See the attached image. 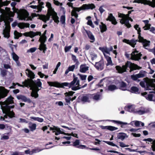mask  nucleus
Returning <instances> with one entry per match:
<instances>
[{"label": "nucleus", "mask_w": 155, "mask_h": 155, "mask_svg": "<svg viewBox=\"0 0 155 155\" xmlns=\"http://www.w3.org/2000/svg\"><path fill=\"white\" fill-rule=\"evenodd\" d=\"M73 80L70 83L64 82L60 84L57 82L48 81V83L50 86L57 87H63L64 86H68L69 88H71L72 90L74 91L80 89L81 87H80V81L78 78L76 77L74 74L73 75Z\"/></svg>", "instance_id": "1"}, {"label": "nucleus", "mask_w": 155, "mask_h": 155, "mask_svg": "<svg viewBox=\"0 0 155 155\" xmlns=\"http://www.w3.org/2000/svg\"><path fill=\"white\" fill-rule=\"evenodd\" d=\"M8 93L7 90L2 91L0 89V100L6 97ZM14 98L11 96H9L6 100L4 102H0V104L1 105V109H4V110H8L9 108H14L15 106L9 105L10 104H14L13 99Z\"/></svg>", "instance_id": "2"}, {"label": "nucleus", "mask_w": 155, "mask_h": 155, "mask_svg": "<svg viewBox=\"0 0 155 155\" xmlns=\"http://www.w3.org/2000/svg\"><path fill=\"white\" fill-rule=\"evenodd\" d=\"M46 6L48 8V12L47 15H39V19L42 20L45 22L49 19L51 16H52L53 20L55 22L58 23L59 22V18L57 13L54 12L51 7V4L49 2H47Z\"/></svg>", "instance_id": "3"}, {"label": "nucleus", "mask_w": 155, "mask_h": 155, "mask_svg": "<svg viewBox=\"0 0 155 155\" xmlns=\"http://www.w3.org/2000/svg\"><path fill=\"white\" fill-rule=\"evenodd\" d=\"M127 68H130V72L134 70L139 69L141 68V67L138 66L137 65L132 63L129 61H127L125 64L123 65L122 67L118 65L115 67V68L117 71V72L121 74L126 72Z\"/></svg>", "instance_id": "4"}, {"label": "nucleus", "mask_w": 155, "mask_h": 155, "mask_svg": "<svg viewBox=\"0 0 155 155\" xmlns=\"http://www.w3.org/2000/svg\"><path fill=\"white\" fill-rule=\"evenodd\" d=\"M143 81H141L140 84L143 87H145L146 90H152L150 93H155V84L153 82H155V79H144Z\"/></svg>", "instance_id": "5"}, {"label": "nucleus", "mask_w": 155, "mask_h": 155, "mask_svg": "<svg viewBox=\"0 0 155 155\" xmlns=\"http://www.w3.org/2000/svg\"><path fill=\"white\" fill-rule=\"evenodd\" d=\"M133 10L129 11L128 12L127 14L125 15L122 13L118 14V17L121 18L120 19V22L122 24H124L128 28H130L131 25L129 23V21H133V19L129 17V14L131 13V12Z\"/></svg>", "instance_id": "6"}, {"label": "nucleus", "mask_w": 155, "mask_h": 155, "mask_svg": "<svg viewBox=\"0 0 155 155\" xmlns=\"http://www.w3.org/2000/svg\"><path fill=\"white\" fill-rule=\"evenodd\" d=\"M15 13L17 14L19 19L28 20H29V13L28 11L24 9H15Z\"/></svg>", "instance_id": "7"}, {"label": "nucleus", "mask_w": 155, "mask_h": 155, "mask_svg": "<svg viewBox=\"0 0 155 155\" xmlns=\"http://www.w3.org/2000/svg\"><path fill=\"white\" fill-rule=\"evenodd\" d=\"M47 31H45L44 33L39 38V42L40 44L39 45V50L43 51V52L45 54L47 49L46 45L45 44L47 39V37L45 36Z\"/></svg>", "instance_id": "8"}, {"label": "nucleus", "mask_w": 155, "mask_h": 155, "mask_svg": "<svg viewBox=\"0 0 155 155\" xmlns=\"http://www.w3.org/2000/svg\"><path fill=\"white\" fill-rule=\"evenodd\" d=\"M25 71L26 74L30 79H28L27 80H25V81L22 82V83L23 84L22 85H24L23 87H28L30 84L31 80L32 81H33L32 79L35 78V76L34 73L29 69H27Z\"/></svg>", "instance_id": "9"}, {"label": "nucleus", "mask_w": 155, "mask_h": 155, "mask_svg": "<svg viewBox=\"0 0 155 155\" xmlns=\"http://www.w3.org/2000/svg\"><path fill=\"white\" fill-rule=\"evenodd\" d=\"M134 2L148 5L153 8L155 7V0H152V1L147 0H134Z\"/></svg>", "instance_id": "10"}, {"label": "nucleus", "mask_w": 155, "mask_h": 155, "mask_svg": "<svg viewBox=\"0 0 155 155\" xmlns=\"http://www.w3.org/2000/svg\"><path fill=\"white\" fill-rule=\"evenodd\" d=\"M142 54L140 53H138L136 50L132 52L130 55V59L133 60L138 61L140 59Z\"/></svg>", "instance_id": "11"}, {"label": "nucleus", "mask_w": 155, "mask_h": 155, "mask_svg": "<svg viewBox=\"0 0 155 155\" xmlns=\"http://www.w3.org/2000/svg\"><path fill=\"white\" fill-rule=\"evenodd\" d=\"M37 81L36 87H35L33 88L31 94V96L32 97H34L35 98H37L38 96V91H39V79H38Z\"/></svg>", "instance_id": "12"}, {"label": "nucleus", "mask_w": 155, "mask_h": 155, "mask_svg": "<svg viewBox=\"0 0 155 155\" xmlns=\"http://www.w3.org/2000/svg\"><path fill=\"white\" fill-rule=\"evenodd\" d=\"M75 92L72 91H70L68 92H66L64 93L65 96V100L66 102L67 103V105L68 104H70V101L71 100V98L70 96H71L73 95Z\"/></svg>", "instance_id": "13"}, {"label": "nucleus", "mask_w": 155, "mask_h": 155, "mask_svg": "<svg viewBox=\"0 0 155 155\" xmlns=\"http://www.w3.org/2000/svg\"><path fill=\"white\" fill-rule=\"evenodd\" d=\"M12 108H9V109L7 110H4V109H2L3 113L8 114V117L10 118H12L15 117V114L13 110H11Z\"/></svg>", "instance_id": "14"}, {"label": "nucleus", "mask_w": 155, "mask_h": 155, "mask_svg": "<svg viewBox=\"0 0 155 155\" xmlns=\"http://www.w3.org/2000/svg\"><path fill=\"white\" fill-rule=\"evenodd\" d=\"M16 97L18 100H21L22 101L24 102H26L28 103L32 102V101L29 98H28L25 96L21 94L17 95Z\"/></svg>", "instance_id": "15"}, {"label": "nucleus", "mask_w": 155, "mask_h": 155, "mask_svg": "<svg viewBox=\"0 0 155 155\" xmlns=\"http://www.w3.org/2000/svg\"><path fill=\"white\" fill-rule=\"evenodd\" d=\"M124 42L130 45L132 47L134 48L135 45L136 44V43L138 41V40H134V39L129 40L125 39H124L123 40Z\"/></svg>", "instance_id": "16"}, {"label": "nucleus", "mask_w": 155, "mask_h": 155, "mask_svg": "<svg viewBox=\"0 0 155 155\" xmlns=\"http://www.w3.org/2000/svg\"><path fill=\"white\" fill-rule=\"evenodd\" d=\"M73 9L71 12V15L72 16H74L75 18L77 19L78 17V15L76 12H79L83 9L82 7L80 8L74 7Z\"/></svg>", "instance_id": "17"}, {"label": "nucleus", "mask_w": 155, "mask_h": 155, "mask_svg": "<svg viewBox=\"0 0 155 155\" xmlns=\"http://www.w3.org/2000/svg\"><path fill=\"white\" fill-rule=\"evenodd\" d=\"M95 66L97 70L101 71L104 68V62L102 61H100L98 62H96Z\"/></svg>", "instance_id": "18"}, {"label": "nucleus", "mask_w": 155, "mask_h": 155, "mask_svg": "<svg viewBox=\"0 0 155 155\" xmlns=\"http://www.w3.org/2000/svg\"><path fill=\"white\" fill-rule=\"evenodd\" d=\"M50 130H55L56 132L55 133L56 135H58L60 134H64L65 133L61 130L60 128L58 127L54 126L53 127H50Z\"/></svg>", "instance_id": "19"}, {"label": "nucleus", "mask_w": 155, "mask_h": 155, "mask_svg": "<svg viewBox=\"0 0 155 155\" xmlns=\"http://www.w3.org/2000/svg\"><path fill=\"white\" fill-rule=\"evenodd\" d=\"M91 95H87L85 96H80L78 98L83 102H89L90 101V98L91 97Z\"/></svg>", "instance_id": "20"}, {"label": "nucleus", "mask_w": 155, "mask_h": 155, "mask_svg": "<svg viewBox=\"0 0 155 155\" xmlns=\"http://www.w3.org/2000/svg\"><path fill=\"white\" fill-rule=\"evenodd\" d=\"M128 137V136L127 134L124 133H119L117 136V138L118 139H120L122 141L124 140L125 138H127Z\"/></svg>", "instance_id": "21"}, {"label": "nucleus", "mask_w": 155, "mask_h": 155, "mask_svg": "<svg viewBox=\"0 0 155 155\" xmlns=\"http://www.w3.org/2000/svg\"><path fill=\"white\" fill-rule=\"evenodd\" d=\"M100 127L102 129H107L110 131H114L118 129L117 127L111 126H100Z\"/></svg>", "instance_id": "22"}, {"label": "nucleus", "mask_w": 155, "mask_h": 155, "mask_svg": "<svg viewBox=\"0 0 155 155\" xmlns=\"http://www.w3.org/2000/svg\"><path fill=\"white\" fill-rule=\"evenodd\" d=\"M80 143V140H76L73 143V145L76 147L79 148L84 149L86 147V146L84 145H79Z\"/></svg>", "instance_id": "23"}, {"label": "nucleus", "mask_w": 155, "mask_h": 155, "mask_svg": "<svg viewBox=\"0 0 155 155\" xmlns=\"http://www.w3.org/2000/svg\"><path fill=\"white\" fill-rule=\"evenodd\" d=\"M147 93L146 92L141 93V95L143 96H145L147 100L150 101H155L153 99V95L152 94H150L147 95Z\"/></svg>", "instance_id": "24"}, {"label": "nucleus", "mask_w": 155, "mask_h": 155, "mask_svg": "<svg viewBox=\"0 0 155 155\" xmlns=\"http://www.w3.org/2000/svg\"><path fill=\"white\" fill-rule=\"evenodd\" d=\"M89 69V67L86 64H81L80 67L79 71L82 73H85Z\"/></svg>", "instance_id": "25"}, {"label": "nucleus", "mask_w": 155, "mask_h": 155, "mask_svg": "<svg viewBox=\"0 0 155 155\" xmlns=\"http://www.w3.org/2000/svg\"><path fill=\"white\" fill-rule=\"evenodd\" d=\"M95 8L94 5L93 4H84L82 6L83 9H93Z\"/></svg>", "instance_id": "26"}, {"label": "nucleus", "mask_w": 155, "mask_h": 155, "mask_svg": "<svg viewBox=\"0 0 155 155\" xmlns=\"http://www.w3.org/2000/svg\"><path fill=\"white\" fill-rule=\"evenodd\" d=\"M107 20H109L111 21L112 24L114 25H116L117 23L115 18L111 13L109 14L108 17L107 19Z\"/></svg>", "instance_id": "27"}, {"label": "nucleus", "mask_w": 155, "mask_h": 155, "mask_svg": "<svg viewBox=\"0 0 155 155\" xmlns=\"http://www.w3.org/2000/svg\"><path fill=\"white\" fill-rule=\"evenodd\" d=\"M89 38L91 40V42H94L95 41V38L92 33L90 31L85 30Z\"/></svg>", "instance_id": "28"}, {"label": "nucleus", "mask_w": 155, "mask_h": 155, "mask_svg": "<svg viewBox=\"0 0 155 155\" xmlns=\"http://www.w3.org/2000/svg\"><path fill=\"white\" fill-rule=\"evenodd\" d=\"M141 39V40H140V39H139L138 41L140 42H142L143 47H144L145 48H147L146 47H148L150 45V41L146 40L143 38V39Z\"/></svg>", "instance_id": "29"}, {"label": "nucleus", "mask_w": 155, "mask_h": 155, "mask_svg": "<svg viewBox=\"0 0 155 155\" xmlns=\"http://www.w3.org/2000/svg\"><path fill=\"white\" fill-rule=\"evenodd\" d=\"M127 111L130 112L136 113L137 109H135V107L134 105H130L128 106Z\"/></svg>", "instance_id": "30"}, {"label": "nucleus", "mask_w": 155, "mask_h": 155, "mask_svg": "<svg viewBox=\"0 0 155 155\" xmlns=\"http://www.w3.org/2000/svg\"><path fill=\"white\" fill-rule=\"evenodd\" d=\"M140 124H141V126H143L144 125V123L141 121L137 120L132 121L129 124H130L132 126H134V124L136 127H139L140 126Z\"/></svg>", "instance_id": "31"}, {"label": "nucleus", "mask_w": 155, "mask_h": 155, "mask_svg": "<svg viewBox=\"0 0 155 155\" xmlns=\"http://www.w3.org/2000/svg\"><path fill=\"white\" fill-rule=\"evenodd\" d=\"M10 29L5 28L3 31V32L4 37L5 38H8L10 37Z\"/></svg>", "instance_id": "32"}, {"label": "nucleus", "mask_w": 155, "mask_h": 155, "mask_svg": "<svg viewBox=\"0 0 155 155\" xmlns=\"http://www.w3.org/2000/svg\"><path fill=\"white\" fill-rule=\"evenodd\" d=\"M134 28L136 30H137L138 32V39H140V40L141 39H143V38L141 37L140 35V28L139 27V25H136L134 26Z\"/></svg>", "instance_id": "33"}, {"label": "nucleus", "mask_w": 155, "mask_h": 155, "mask_svg": "<svg viewBox=\"0 0 155 155\" xmlns=\"http://www.w3.org/2000/svg\"><path fill=\"white\" fill-rule=\"evenodd\" d=\"M105 57L107 61V63L106 64L107 66H113L114 65V64L113 63L111 57L108 56H105Z\"/></svg>", "instance_id": "34"}, {"label": "nucleus", "mask_w": 155, "mask_h": 155, "mask_svg": "<svg viewBox=\"0 0 155 155\" xmlns=\"http://www.w3.org/2000/svg\"><path fill=\"white\" fill-rule=\"evenodd\" d=\"M99 49L103 52L104 57H105V56H107L106 54H109V52L106 47H100Z\"/></svg>", "instance_id": "35"}, {"label": "nucleus", "mask_w": 155, "mask_h": 155, "mask_svg": "<svg viewBox=\"0 0 155 155\" xmlns=\"http://www.w3.org/2000/svg\"><path fill=\"white\" fill-rule=\"evenodd\" d=\"M146 112L145 109L143 108H141L136 111V113L137 114L140 115H142L145 113Z\"/></svg>", "instance_id": "36"}, {"label": "nucleus", "mask_w": 155, "mask_h": 155, "mask_svg": "<svg viewBox=\"0 0 155 155\" xmlns=\"http://www.w3.org/2000/svg\"><path fill=\"white\" fill-rule=\"evenodd\" d=\"M74 65L69 66L65 71V74H67L70 71H73L75 68Z\"/></svg>", "instance_id": "37"}, {"label": "nucleus", "mask_w": 155, "mask_h": 155, "mask_svg": "<svg viewBox=\"0 0 155 155\" xmlns=\"http://www.w3.org/2000/svg\"><path fill=\"white\" fill-rule=\"evenodd\" d=\"M8 71L5 69L0 68V75L3 77H5L7 74Z\"/></svg>", "instance_id": "38"}, {"label": "nucleus", "mask_w": 155, "mask_h": 155, "mask_svg": "<svg viewBox=\"0 0 155 155\" xmlns=\"http://www.w3.org/2000/svg\"><path fill=\"white\" fill-rule=\"evenodd\" d=\"M101 25H100V27L101 29V32H103L106 31L107 29L106 26L102 22L101 23Z\"/></svg>", "instance_id": "39"}, {"label": "nucleus", "mask_w": 155, "mask_h": 155, "mask_svg": "<svg viewBox=\"0 0 155 155\" xmlns=\"http://www.w3.org/2000/svg\"><path fill=\"white\" fill-rule=\"evenodd\" d=\"M120 88L123 91H126L127 90V87L126 83L124 82H122L120 84Z\"/></svg>", "instance_id": "40"}, {"label": "nucleus", "mask_w": 155, "mask_h": 155, "mask_svg": "<svg viewBox=\"0 0 155 155\" xmlns=\"http://www.w3.org/2000/svg\"><path fill=\"white\" fill-rule=\"evenodd\" d=\"M131 91L132 93L137 94L138 93L139 89L136 87H131Z\"/></svg>", "instance_id": "41"}, {"label": "nucleus", "mask_w": 155, "mask_h": 155, "mask_svg": "<svg viewBox=\"0 0 155 155\" xmlns=\"http://www.w3.org/2000/svg\"><path fill=\"white\" fill-rule=\"evenodd\" d=\"M145 71H141L140 73L137 75L138 77V78H142L144 77L145 76Z\"/></svg>", "instance_id": "42"}, {"label": "nucleus", "mask_w": 155, "mask_h": 155, "mask_svg": "<svg viewBox=\"0 0 155 155\" xmlns=\"http://www.w3.org/2000/svg\"><path fill=\"white\" fill-rule=\"evenodd\" d=\"M117 89V87L114 85H110L108 87V90L110 91H113Z\"/></svg>", "instance_id": "43"}, {"label": "nucleus", "mask_w": 155, "mask_h": 155, "mask_svg": "<svg viewBox=\"0 0 155 155\" xmlns=\"http://www.w3.org/2000/svg\"><path fill=\"white\" fill-rule=\"evenodd\" d=\"M131 79L134 81H136L137 82H139L140 81V80L138 79V77L137 74L132 75H131Z\"/></svg>", "instance_id": "44"}, {"label": "nucleus", "mask_w": 155, "mask_h": 155, "mask_svg": "<svg viewBox=\"0 0 155 155\" xmlns=\"http://www.w3.org/2000/svg\"><path fill=\"white\" fill-rule=\"evenodd\" d=\"M104 142L107 143L109 145L112 146H115L117 147V148H119V147L117 145H116L115 144H114L113 143L111 142H109L108 141H103Z\"/></svg>", "instance_id": "45"}, {"label": "nucleus", "mask_w": 155, "mask_h": 155, "mask_svg": "<svg viewBox=\"0 0 155 155\" xmlns=\"http://www.w3.org/2000/svg\"><path fill=\"white\" fill-rule=\"evenodd\" d=\"M78 75L79 76L81 79L82 81L86 80L87 77V75H83L80 74H78Z\"/></svg>", "instance_id": "46"}, {"label": "nucleus", "mask_w": 155, "mask_h": 155, "mask_svg": "<svg viewBox=\"0 0 155 155\" xmlns=\"http://www.w3.org/2000/svg\"><path fill=\"white\" fill-rule=\"evenodd\" d=\"M13 59L15 61H17L19 59V57L14 52L12 53Z\"/></svg>", "instance_id": "47"}, {"label": "nucleus", "mask_w": 155, "mask_h": 155, "mask_svg": "<svg viewBox=\"0 0 155 155\" xmlns=\"http://www.w3.org/2000/svg\"><path fill=\"white\" fill-rule=\"evenodd\" d=\"M5 28L8 29H10V23L8 21L6 20L5 22Z\"/></svg>", "instance_id": "48"}, {"label": "nucleus", "mask_w": 155, "mask_h": 155, "mask_svg": "<svg viewBox=\"0 0 155 155\" xmlns=\"http://www.w3.org/2000/svg\"><path fill=\"white\" fill-rule=\"evenodd\" d=\"M3 65V68H4V69L6 70L8 69H12V68H11V66L8 64H4Z\"/></svg>", "instance_id": "49"}, {"label": "nucleus", "mask_w": 155, "mask_h": 155, "mask_svg": "<svg viewBox=\"0 0 155 155\" xmlns=\"http://www.w3.org/2000/svg\"><path fill=\"white\" fill-rule=\"evenodd\" d=\"M37 0L38 1V5H31L29 6V7H31V8L33 9L37 8L38 10L37 12H39V0Z\"/></svg>", "instance_id": "50"}, {"label": "nucleus", "mask_w": 155, "mask_h": 155, "mask_svg": "<svg viewBox=\"0 0 155 155\" xmlns=\"http://www.w3.org/2000/svg\"><path fill=\"white\" fill-rule=\"evenodd\" d=\"M16 5V3L15 2H12L11 3V5L12 7V9L14 12H15V9H18V8H16L15 6Z\"/></svg>", "instance_id": "51"}, {"label": "nucleus", "mask_w": 155, "mask_h": 155, "mask_svg": "<svg viewBox=\"0 0 155 155\" xmlns=\"http://www.w3.org/2000/svg\"><path fill=\"white\" fill-rule=\"evenodd\" d=\"M36 124H32L31 126H29V127L31 131H33L35 130L36 128Z\"/></svg>", "instance_id": "52"}, {"label": "nucleus", "mask_w": 155, "mask_h": 155, "mask_svg": "<svg viewBox=\"0 0 155 155\" xmlns=\"http://www.w3.org/2000/svg\"><path fill=\"white\" fill-rule=\"evenodd\" d=\"M119 145L121 147H125L129 146V145H126L124 142H119Z\"/></svg>", "instance_id": "53"}, {"label": "nucleus", "mask_w": 155, "mask_h": 155, "mask_svg": "<svg viewBox=\"0 0 155 155\" xmlns=\"http://www.w3.org/2000/svg\"><path fill=\"white\" fill-rule=\"evenodd\" d=\"M65 17L64 15H62L61 17L60 21L62 24L65 23Z\"/></svg>", "instance_id": "54"}, {"label": "nucleus", "mask_w": 155, "mask_h": 155, "mask_svg": "<svg viewBox=\"0 0 155 155\" xmlns=\"http://www.w3.org/2000/svg\"><path fill=\"white\" fill-rule=\"evenodd\" d=\"M112 122L115 123H116L118 124H122L124 125H127V124H128L126 122H123L120 121H118L117 120H111Z\"/></svg>", "instance_id": "55"}, {"label": "nucleus", "mask_w": 155, "mask_h": 155, "mask_svg": "<svg viewBox=\"0 0 155 155\" xmlns=\"http://www.w3.org/2000/svg\"><path fill=\"white\" fill-rule=\"evenodd\" d=\"M44 3L40 2L39 0V12L41 11L42 10V8H44Z\"/></svg>", "instance_id": "56"}, {"label": "nucleus", "mask_w": 155, "mask_h": 155, "mask_svg": "<svg viewBox=\"0 0 155 155\" xmlns=\"http://www.w3.org/2000/svg\"><path fill=\"white\" fill-rule=\"evenodd\" d=\"M18 26L21 29H23L25 27V23H20L18 24Z\"/></svg>", "instance_id": "57"}, {"label": "nucleus", "mask_w": 155, "mask_h": 155, "mask_svg": "<svg viewBox=\"0 0 155 155\" xmlns=\"http://www.w3.org/2000/svg\"><path fill=\"white\" fill-rule=\"evenodd\" d=\"M91 59L93 61L96 59L97 58V55L95 53H92L91 54Z\"/></svg>", "instance_id": "58"}, {"label": "nucleus", "mask_w": 155, "mask_h": 155, "mask_svg": "<svg viewBox=\"0 0 155 155\" xmlns=\"http://www.w3.org/2000/svg\"><path fill=\"white\" fill-rule=\"evenodd\" d=\"M29 34V37H30L31 38H32L35 37L36 35H35V33L33 32L32 31H30V32H28Z\"/></svg>", "instance_id": "59"}, {"label": "nucleus", "mask_w": 155, "mask_h": 155, "mask_svg": "<svg viewBox=\"0 0 155 155\" xmlns=\"http://www.w3.org/2000/svg\"><path fill=\"white\" fill-rule=\"evenodd\" d=\"M151 26V25L150 24H148L147 25H146L143 27V28L145 30H149Z\"/></svg>", "instance_id": "60"}, {"label": "nucleus", "mask_w": 155, "mask_h": 155, "mask_svg": "<svg viewBox=\"0 0 155 155\" xmlns=\"http://www.w3.org/2000/svg\"><path fill=\"white\" fill-rule=\"evenodd\" d=\"M93 98L95 100H98L100 99V95L98 94H96L94 95V96H92Z\"/></svg>", "instance_id": "61"}, {"label": "nucleus", "mask_w": 155, "mask_h": 155, "mask_svg": "<svg viewBox=\"0 0 155 155\" xmlns=\"http://www.w3.org/2000/svg\"><path fill=\"white\" fill-rule=\"evenodd\" d=\"M8 11L9 12V15L12 17H13L15 15V12H14L13 11V12L10 11V8H7Z\"/></svg>", "instance_id": "62"}, {"label": "nucleus", "mask_w": 155, "mask_h": 155, "mask_svg": "<svg viewBox=\"0 0 155 155\" xmlns=\"http://www.w3.org/2000/svg\"><path fill=\"white\" fill-rule=\"evenodd\" d=\"M15 38L16 39V38L19 35H21V33H19L17 31H15L14 32Z\"/></svg>", "instance_id": "63"}, {"label": "nucleus", "mask_w": 155, "mask_h": 155, "mask_svg": "<svg viewBox=\"0 0 155 155\" xmlns=\"http://www.w3.org/2000/svg\"><path fill=\"white\" fill-rule=\"evenodd\" d=\"M36 50V48L35 47L32 48L28 50L27 51L28 52H30L31 53L34 52Z\"/></svg>", "instance_id": "64"}]
</instances>
